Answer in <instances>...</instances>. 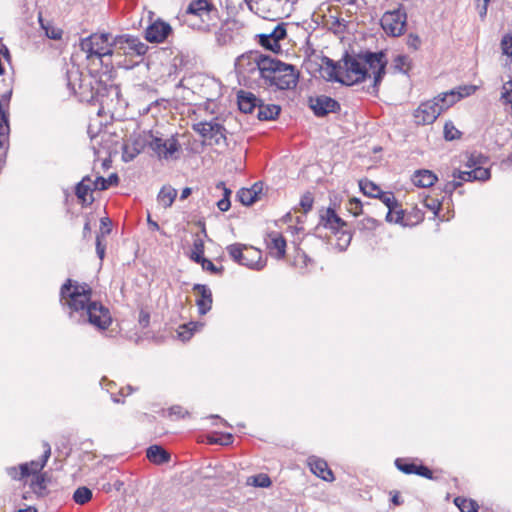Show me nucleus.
Segmentation results:
<instances>
[{
	"label": "nucleus",
	"mask_w": 512,
	"mask_h": 512,
	"mask_svg": "<svg viewBox=\"0 0 512 512\" xmlns=\"http://www.w3.org/2000/svg\"><path fill=\"white\" fill-rule=\"evenodd\" d=\"M92 289L67 279L61 286L60 297L69 308V318L76 323H89L99 330H106L112 323L107 307L97 301H91Z\"/></svg>",
	"instance_id": "nucleus-1"
},
{
	"label": "nucleus",
	"mask_w": 512,
	"mask_h": 512,
	"mask_svg": "<svg viewBox=\"0 0 512 512\" xmlns=\"http://www.w3.org/2000/svg\"><path fill=\"white\" fill-rule=\"evenodd\" d=\"M250 58L256 64L261 78L269 86H275L279 90H290L296 87L299 73L294 65L259 52H251Z\"/></svg>",
	"instance_id": "nucleus-2"
},
{
	"label": "nucleus",
	"mask_w": 512,
	"mask_h": 512,
	"mask_svg": "<svg viewBox=\"0 0 512 512\" xmlns=\"http://www.w3.org/2000/svg\"><path fill=\"white\" fill-rule=\"evenodd\" d=\"M112 36L110 33H94L81 39L80 48L86 53L87 60L97 59L102 66L108 67L107 57H112L114 46H111Z\"/></svg>",
	"instance_id": "nucleus-3"
},
{
	"label": "nucleus",
	"mask_w": 512,
	"mask_h": 512,
	"mask_svg": "<svg viewBox=\"0 0 512 512\" xmlns=\"http://www.w3.org/2000/svg\"><path fill=\"white\" fill-rule=\"evenodd\" d=\"M362 60L367 67L368 71L371 70V76L373 81L367 87H363L362 90L366 93L377 96L380 85L386 75L388 58L386 50H379L373 52L371 50H362Z\"/></svg>",
	"instance_id": "nucleus-4"
},
{
	"label": "nucleus",
	"mask_w": 512,
	"mask_h": 512,
	"mask_svg": "<svg viewBox=\"0 0 512 512\" xmlns=\"http://www.w3.org/2000/svg\"><path fill=\"white\" fill-rule=\"evenodd\" d=\"M341 61L346 71L345 77H343L345 86H354L364 82L366 79L371 77L370 72L362 60V50L358 53L350 54L345 52Z\"/></svg>",
	"instance_id": "nucleus-5"
},
{
	"label": "nucleus",
	"mask_w": 512,
	"mask_h": 512,
	"mask_svg": "<svg viewBox=\"0 0 512 512\" xmlns=\"http://www.w3.org/2000/svg\"><path fill=\"white\" fill-rule=\"evenodd\" d=\"M68 89L78 95L81 102L95 104V78L86 81L81 79L78 69L67 70L65 74Z\"/></svg>",
	"instance_id": "nucleus-6"
},
{
	"label": "nucleus",
	"mask_w": 512,
	"mask_h": 512,
	"mask_svg": "<svg viewBox=\"0 0 512 512\" xmlns=\"http://www.w3.org/2000/svg\"><path fill=\"white\" fill-rule=\"evenodd\" d=\"M380 25L388 36H401L407 25V13L404 7L400 4L398 8L386 11L380 19Z\"/></svg>",
	"instance_id": "nucleus-7"
},
{
	"label": "nucleus",
	"mask_w": 512,
	"mask_h": 512,
	"mask_svg": "<svg viewBox=\"0 0 512 512\" xmlns=\"http://www.w3.org/2000/svg\"><path fill=\"white\" fill-rule=\"evenodd\" d=\"M185 13L186 15L198 17L200 19V24H191L193 27H197L199 30L209 31L211 14L217 13V9L208 0H193L186 8Z\"/></svg>",
	"instance_id": "nucleus-8"
},
{
	"label": "nucleus",
	"mask_w": 512,
	"mask_h": 512,
	"mask_svg": "<svg viewBox=\"0 0 512 512\" xmlns=\"http://www.w3.org/2000/svg\"><path fill=\"white\" fill-rule=\"evenodd\" d=\"M111 46L121 50L123 54L137 56L144 55L148 50V46L141 42L138 37L129 34L115 36L111 40Z\"/></svg>",
	"instance_id": "nucleus-9"
},
{
	"label": "nucleus",
	"mask_w": 512,
	"mask_h": 512,
	"mask_svg": "<svg viewBox=\"0 0 512 512\" xmlns=\"http://www.w3.org/2000/svg\"><path fill=\"white\" fill-rule=\"evenodd\" d=\"M331 200V204L327 208H321L319 210V223L318 226H322L329 229L334 235H338L342 228H347L348 223L343 220L336 212V200Z\"/></svg>",
	"instance_id": "nucleus-10"
},
{
	"label": "nucleus",
	"mask_w": 512,
	"mask_h": 512,
	"mask_svg": "<svg viewBox=\"0 0 512 512\" xmlns=\"http://www.w3.org/2000/svg\"><path fill=\"white\" fill-rule=\"evenodd\" d=\"M308 105L316 117H326L330 113H338L341 110L340 103L327 95L309 97Z\"/></svg>",
	"instance_id": "nucleus-11"
},
{
	"label": "nucleus",
	"mask_w": 512,
	"mask_h": 512,
	"mask_svg": "<svg viewBox=\"0 0 512 512\" xmlns=\"http://www.w3.org/2000/svg\"><path fill=\"white\" fill-rule=\"evenodd\" d=\"M258 43L266 50L274 53L281 51L280 41L287 37V29L285 23L277 24L270 33H262L257 36Z\"/></svg>",
	"instance_id": "nucleus-12"
},
{
	"label": "nucleus",
	"mask_w": 512,
	"mask_h": 512,
	"mask_svg": "<svg viewBox=\"0 0 512 512\" xmlns=\"http://www.w3.org/2000/svg\"><path fill=\"white\" fill-rule=\"evenodd\" d=\"M120 88L115 84H107L101 79H95V104L101 107L108 105L109 101H113V97L118 98Z\"/></svg>",
	"instance_id": "nucleus-13"
},
{
	"label": "nucleus",
	"mask_w": 512,
	"mask_h": 512,
	"mask_svg": "<svg viewBox=\"0 0 512 512\" xmlns=\"http://www.w3.org/2000/svg\"><path fill=\"white\" fill-rule=\"evenodd\" d=\"M394 463L396 468L404 474H415L426 479H433L432 470L424 464H416L407 458H397Z\"/></svg>",
	"instance_id": "nucleus-14"
},
{
	"label": "nucleus",
	"mask_w": 512,
	"mask_h": 512,
	"mask_svg": "<svg viewBox=\"0 0 512 512\" xmlns=\"http://www.w3.org/2000/svg\"><path fill=\"white\" fill-rule=\"evenodd\" d=\"M172 32V27L164 21H156L145 30V39L150 43H161Z\"/></svg>",
	"instance_id": "nucleus-15"
},
{
	"label": "nucleus",
	"mask_w": 512,
	"mask_h": 512,
	"mask_svg": "<svg viewBox=\"0 0 512 512\" xmlns=\"http://www.w3.org/2000/svg\"><path fill=\"white\" fill-rule=\"evenodd\" d=\"M443 112L438 102L422 103L416 110L415 117L418 119V123L431 124L437 117Z\"/></svg>",
	"instance_id": "nucleus-16"
},
{
	"label": "nucleus",
	"mask_w": 512,
	"mask_h": 512,
	"mask_svg": "<svg viewBox=\"0 0 512 512\" xmlns=\"http://www.w3.org/2000/svg\"><path fill=\"white\" fill-rule=\"evenodd\" d=\"M452 177L461 182L486 181L490 179L491 172L490 169L483 167H475V169H471L470 171L455 169L452 172Z\"/></svg>",
	"instance_id": "nucleus-17"
},
{
	"label": "nucleus",
	"mask_w": 512,
	"mask_h": 512,
	"mask_svg": "<svg viewBox=\"0 0 512 512\" xmlns=\"http://www.w3.org/2000/svg\"><path fill=\"white\" fill-rule=\"evenodd\" d=\"M193 291H196L199 294V298L196 300L199 314H207L211 310L213 303L211 290L205 284H194Z\"/></svg>",
	"instance_id": "nucleus-18"
},
{
	"label": "nucleus",
	"mask_w": 512,
	"mask_h": 512,
	"mask_svg": "<svg viewBox=\"0 0 512 512\" xmlns=\"http://www.w3.org/2000/svg\"><path fill=\"white\" fill-rule=\"evenodd\" d=\"M237 104L239 110L244 114H252L259 104L261 99L257 98L252 92L239 90L237 93Z\"/></svg>",
	"instance_id": "nucleus-19"
},
{
	"label": "nucleus",
	"mask_w": 512,
	"mask_h": 512,
	"mask_svg": "<svg viewBox=\"0 0 512 512\" xmlns=\"http://www.w3.org/2000/svg\"><path fill=\"white\" fill-rule=\"evenodd\" d=\"M309 466L311 472L315 474L317 477L327 482L334 481V474L332 470L328 467V464L325 460L317 457H310Z\"/></svg>",
	"instance_id": "nucleus-20"
},
{
	"label": "nucleus",
	"mask_w": 512,
	"mask_h": 512,
	"mask_svg": "<svg viewBox=\"0 0 512 512\" xmlns=\"http://www.w3.org/2000/svg\"><path fill=\"white\" fill-rule=\"evenodd\" d=\"M226 129L225 127L217 122H212L208 127L207 131H205L206 135H203L204 139L210 140V144L221 145L224 144L227 146V137H226Z\"/></svg>",
	"instance_id": "nucleus-21"
},
{
	"label": "nucleus",
	"mask_w": 512,
	"mask_h": 512,
	"mask_svg": "<svg viewBox=\"0 0 512 512\" xmlns=\"http://www.w3.org/2000/svg\"><path fill=\"white\" fill-rule=\"evenodd\" d=\"M147 459L155 464L162 465L170 461V453L160 445H151L146 449Z\"/></svg>",
	"instance_id": "nucleus-22"
},
{
	"label": "nucleus",
	"mask_w": 512,
	"mask_h": 512,
	"mask_svg": "<svg viewBox=\"0 0 512 512\" xmlns=\"http://www.w3.org/2000/svg\"><path fill=\"white\" fill-rule=\"evenodd\" d=\"M412 181L415 186L420 188H428L433 186L437 181V175L427 169H420L414 172Z\"/></svg>",
	"instance_id": "nucleus-23"
},
{
	"label": "nucleus",
	"mask_w": 512,
	"mask_h": 512,
	"mask_svg": "<svg viewBox=\"0 0 512 512\" xmlns=\"http://www.w3.org/2000/svg\"><path fill=\"white\" fill-rule=\"evenodd\" d=\"M281 112V107L276 104H264L261 100L257 108V118L260 121L275 120Z\"/></svg>",
	"instance_id": "nucleus-24"
},
{
	"label": "nucleus",
	"mask_w": 512,
	"mask_h": 512,
	"mask_svg": "<svg viewBox=\"0 0 512 512\" xmlns=\"http://www.w3.org/2000/svg\"><path fill=\"white\" fill-rule=\"evenodd\" d=\"M94 190V187L92 188L91 185L84 184V181L76 184L75 195L83 207L90 206L94 202V197L91 195V192Z\"/></svg>",
	"instance_id": "nucleus-25"
},
{
	"label": "nucleus",
	"mask_w": 512,
	"mask_h": 512,
	"mask_svg": "<svg viewBox=\"0 0 512 512\" xmlns=\"http://www.w3.org/2000/svg\"><path fill=\"white\" fill-rule=\"evenodd\" d=\"M376 199H379L388 208L385 220L391 222L392 213L399 206V201L396 199L394 193L391 191L378 192Z\"/></svg>",
	"instance_id": "nucleus-26"
},
{
	"label": "nucleus",
	"mask_w": 512,
	"mask_h": 512,
	"mask_svg": "<svg viewBox=\"0 0 512 512\" xmlns=\"http://www.w3.org/2000/svg\"><path fill=\"white\" fill-rule=\"evenodd\" d=\"M268 237L270 238V242L267 243V247L270 250L275 249L277 251L276 258H284L286 254V239L283 235L277 232H271Z\"/></svg>",
	"instance_id": "nucleus-27"
},
{
	"label": "nucleus",
	"mask_w": 512,
	"mask_h": 512,
	"mask_svg": "<svg viewBox=\"0 0 512 512\" xmlns=\"http://www.w3.org/2000/svg\"><path fill=\"white\" fill-rule=\"evenodd\" d=\"M323 64L326 67L327 70V80L333 81L337 83H344L343 77L340 75L339 70L341 69L340 63L335 62L331 58L324 56L322 59Z\"/></svg>",
	"instance_id": "nucleus-28"
},
{
	"label": "nucleus",
	"mask_w": 512,
	"mask_h": 512,
	"mask_svg": "<svg viewBox=\"0 0 512 512\" xmlns=\"http://www.w3.org/2000/svg\"><path fill=\"white\" fill-rule=\"evenodd\" d=\"M240 265L259 271L264 268L265 263L261 260L260 252L255 249L243 254Z\"/></svg>",
	"instance_id": "nucleus-29"
},
{
	"label": "nucleus",
	"mask_w": 512,
	"mask_h": 512,
	"mask_svg": "<svg viewBox=\"0 0 512 512\" xmlns=\"http://www.w3.org/2000/svg\"><path fill=\"white\" fill-rule=\"evenodd\" d=\"M412 67V62L409 56L404 54L397 55L392 62L391 69L393 73H402L404 75L409 74V70Z\"/></svg>",
	"instance_id": "nucleus-30"
},
{
	"label": "nucleus",
	"mask_w": 512,
	"mask_h": 512,
	"mask_svg": "<svg viewBox=\"0 0 512 512\" xmlns=\"http://www.w3.org/2000/svg\"><path fill=\"white\" fill-rule=\"evenodd\" d=\"M436 102L439 103L442 110H446L458 101H460L459 96L456 92V89H451L450 91L444 92L440 95H438L435 98Z\"/></svg>",
	"instance_id": "nucleus-31"
},
{
	"label": "nucleus",
	"mask_w": 512,
	"mask_h": 512,
	"mask_svg": "<svg viewBox=\"0 0 512 512\" xmlns=\"http://www.w3.org/2000/svg\"><path fill=\"white\" fill-rule=\"evenodd\" d=\"M177 196V190L171 186H163L158 193V201L164 208L171 207Z\"/></svg>",
	"instance_id": "nucleus-32"
},
{
	"label": "nucleus",
	"mask_w": 512,
	"mask_h": 512,
	"mask_svg": "<svg viewBox=\"0 0 512 512\" xmlns=\"http://www.w3.org/2000/svg\"><path fill=\"white\" fill-rule=\"evenodd\" d=\"M119 183V176L116 173H112L108 176V178H104L102 176H98L96 180L93 182L94 189L104 191L107 190L110 186H116Z\"/></svg>",
	"instance_id": "nucleus-33"
},
{
	"label": "nucleus",
	"mask_w": 512,
	"mask_h": 512,
	"mask_svg": "<svg viewBox=\"0 0 512 512\" xmlns=\"http://www.w3.org/2000/svg\"><path fill=\"white\" fill-rule=\"evenodd\" d=\"M361 192L370 198H377L378 192H382L381 188L369 179H362L359 181Z\"/></svg>",
	"instance_id": "nucleus-34"
},
{
	"label": "nucleus",
	"mask_w": 512,
	"mask_h": 512,
	"mask_svg": "<svg viewBox=\"0 0 512 512\" xmlns=\"http://www.w3.org/2000/svg\"><path fill=\"white\" fill-rule=\"evenodd\" d=\"M501 48L503 55H505V66L508 67L512 73V36L506 35L501 40Z\"/></svg>",
	"instance_id": "nucleus-35"
},
{
	"label": "nucleus",
	"mask_w": 512,
	"mask_h": 512,
	"mask_svg": "<svg viewBox=\"0 0 512 512\" xmlns=\"http://www.w3.org/2000/svg\"><path fill=\"white\" fill-rule=\"evenodd\" d=\"M454 503L461 512H478L479 509V505L475 500L465 497H456Z\"/></svg>",
	"instance_id": "nucleus-36"
},
{
	"label": "nucleus",
	"mask_w": 512,
	"mask_h": 512,
	"mask_svg": "<svg viewBox=\"0 0 512 512\" xmlns=\"http://www.w3.org/2000/svg\"><path fill=\"white\" fill-rule=\"evenodd\" d=\"M43 446H44L45 450L43 452L41 459L27 462L28 464H30V468L33 469L35 474H37L39 471H41L45 467V465L51 455L50 445L47 442H44Z\"/></svg>",
	"instance_id": "nucleus-37"
},
{
	"label": "nucleus",
	"mask_w": 512,
	"mask_h": 512,
	"mask_svg": "<svg viewBox=\"0 0 512 512\" xmlns=\"http://www.w3.org/2000/svg\"><path fill=\"white\" fill-rule=\"evenodd\" d=\"M204 241L202 238H200L198 235L195 237L193 241V249L190 254V259L194 261L195 263L200 262L201 260H204Z\"/></svg>",
	"instance_id": "nucleus-38"
},
{
	"label": "nucleus",
	"mask_w": 512,
	"mask_h": 512,
	"mask_svg": "<svg viewBox=\"0 0 512 512\" xmlns=\"http://www.w3.org/2000/svg\"><path fill=\"white\" fill-rule=\"evenodd\" d=\"M92 491L86 486L78 487L73 493V501L76 504L84 505L92 499Z\"/></svg>",
	"instance_id": "nucleus-39"
},
{
	"label": "nucleus",
	"mask_w": 512,
	"mask_h": 512,
	"mask_svg": "<svg viewBox=\"0 0 512 512\" xmlns=\"http://www.w3.org/2000/svg\"><path fill=\"white\" fill-rule=\"evenodd\" d=\"M216 41L219 46H225L227 44H230L233 41L232 29L230 27H228V24L223 25L216 32Z\"/></svg>",
	"instance_id": "nucleus-40"
},
{
	"label": "nucleus",
	"mask_w": 512,
	"mask_h": 512,
	"mask_svg": "<svg viewBox=\"0 0 512 512\" xmlns=\"http://www.w3.org/2000/svg\"><path fill=\"white\" fill-rule=\"evenodd\" d=\"M236 197L245 206H250L259 200V197L256 196V192L253 191L252 194L249 188H241L237 192Z\"/></svg>",
	"instance_id": "nucleus-41"
},
{
	"label": "nucleus",
	"mask_w": 512,
	"mask_h": 512,
	"mask_svg": "<svg viewBox=\"0 0 512 512\" xmlns=\"http://www.w3.org/2000/svg\"><path fill=\"white\" fill-rule=\"evenodd\" d=\"M337 236V247L340 251H345L351 243L352 233L346 228H342Z\"/></svg>",
	"instance_id": "nucleus-42"
},
{
	"label": "nucleus",
	"mask_w": 512,
	"mask_h": 512,
	"mask_svg": "<svg viewBox=\"0 0 512 512\" xmlns=\"http://www.w3.org/2000/svg\"><path fill=\"white\" fill-rule=\"evenodd\" d=\"M243 249H246V246L240 243L231 244L226 248L229 256L239 265L243 260Z\"/></svg>",
	"instance_id": "nucleus-43"
},
{
	"label": "nucleus",
	"mask_w": 512,
	"mask_h": 512,
	"mask_svg": "<svg viewBox=\"0 0 512 512\" xmlns=\"http://www.w3.org/2000/svg\"><path fill=\"white\" fill-rule=\"evenodd\" d=\"M488 161V157L484 156L482 153L473 152L471 153L465 165L470 169H475V167H482Z\"/></svg>",
	"instance_id": "nucleus-44"
},
{
	"label": "nucleus",
	"mask_w": 512,
	"mask_h": 512,
	"mask_svg": "<svg viewBox=\"0 0 512 512\" xmlns=\"http://www.w3.org/2000/svg\"><path fill=\"white\" fill-rule=\"evenodd\" d=\"M180 149V144L175 136H171L169 139L165 140V146L163 150L162 157L167 159L172 156L174 153L178 152Z\"/></svg>",
	"instance_id": "nucleus-45"
},
{
	"label": "nucleus",
	"mask_w": 512,
	"mask_h": 512,
	"mask_svg": "<svg viewBox=\"0 0 512 512\" xmlns=\"http://www.w3.org/2000/svg\"><path fill=\"white\" fill-rule=\"evenodd\" d=\"M39 22L41 24L42 29L45 30V34L48 38L52 40H60L62 38L63 31L59 28H55L50 25H45L41 16H39Z\"/></svg>",
	"instance_id": "nucleus-46"
},
{
	"label": "nucleus",
	"mask_w": 512,
	"mask_h": 512,
	"mask_svg": "<svg viewBox=\"0 0 512 512\" xmlns=\"http://www.w3.org/2000/svg\"><path fill=\"white\" fill-rule=\"evenodd\" d=\"M380 225V222L372 217H365L358 221L357 227L359 230L364 231H374L376 230Z\"/></svg>",
	"instance_id": "nucleus-47"
},
{
	"label": "nucleus",
	"mask_w": 512,
	"mask_h": 512,
	"mask_svg": "<svg viewBox=\"0 0 512 512\" xmlns=\"http://www.w3.org/2000/svg\"><path fill=\"white\" fill-rule=\"evenodd\" d=\"M363 206L364 204L359 198L353 197L349 199L346 208L353 216H358L363 213Z\"/></svg>",
	"instance_id": "nucleus-48"
},
{
	"label": "nucleus",
	"mask_w": 512,
	"mask_h": 512,
	"mask_svg": "<svg viewBox=\"0 0 512 512\" xmlns=\"http://www.w3.org/2000/svg\"><path fill=\"white\" fill-rule=\"evenodd\" d=\"M197 264H201L202 269L210 272L211 274L222 275V273L224 271L223 266L217 267L213 264V262L211 260H209L207 258H204V260H201Z\"/></svg>",
	"instance_id": "nucleus-49"
},
{
	"label": "nucleus",
	"mask_w": 512,
	"mask_h": 512,
	"mask_svg": "<svg viewBox=\"0 0 512 512\" xmlns=\"http://www.w3.org/2000/svg\"><path fill=\"white\" fill-rule=\"evenodd\" d=\"M252 484L255 487L268 488L269 486H271L272 481L267 474L260 473V474L253 476Z\"/></svg>",
	"instance_id": "nucleus-50"
},
{
	"label": "nucleus",
	"mask_w": 512,
	"mask_h": 512,
	"mask_svg": "<svg viewBox=\"0 0 512 512\" xmlns=\"http://www.w3.org/2000/svg\"><path fill=\"white\" fill-rule=\"evenodd\" d=\"M314 197L311 192H306L301 196L300 206L303 209V212L307 214L313 207Z\"/></svg>",
	"instance_id": "nucleus-51"
},
{
	"label": "nucleus",
	"mask_w": 512,
	"mask_h": 512,
	"mask_svg": "<svg viewBox=\"0 0 512 512\" xmlns=\"http://www.w3.org/2000/svg\"><path fill=\"white\" fill-rule=\"evenodd\" d=\"M152 139L149 142L150 148L155 151L159 157H162L164 146H165V140H163L160 137L157 136H151Z\"/></svg>",
	"instance_id": "nucleus-52"
},
{
	"label": "nucleus",
	"mask_w": 512,
	"mask_h": 512,
	"mask_svg": "<svg viewBox=\"0 0 512 512\" xmlns=\"http://www.w3.org/2000/svg\"><path fill=\"white\" fill-rule=\"evenodd\" d=\"M460 131L457 130L452 123H446L444 126V138L452 141L460 137Z\"/></svg>",
	"instance_id": "nucleus-53"
},
{
	"label": "nucleus",
	"mask_w": 512,
	"mask_h": 512,
	"mask_svg": "<svg viewBox=\"0 0 512 512\" xmlns=\"http://www.w3.org/2000/svg\"><path fill=\"white\" fill-rule=\"evenodd\" d=\"M140 151L141 150L137 147L130 148L128 145H124L122 160L124 162H130L140 153Z\"/></svg>",
	"instance_id": "nucleus-54"
},
{
	"label": "nucleus",
	"mask_w": 512,
	"mask_h": 512,
	"mask_svg": "<svg viewBox=\"0 0 512 512\" xmlns=\"http://www.w3.org/2000/svg\"><path fill=\"white\" fill-rule=\"evenodd\" d=\"M462 186V182L454 179L452 181H447L441 189V191L448 196H451L455 190Z\"/></svg>",
	"instance_id": "nucleus-55"
},
{
	"label": "nucleus",
	"mask_w": 512,
	"mask_h": 512,
	"mask_svg": "<svg viewBox=\"0 0 512 512\" xmlns=\"http://www.w3.org/2000/svg\"><path fill=\"white\" fill-rule=\"evenodd\" d=\"M180 328L183 329V331L178 332L179 338L182 341H187L193 335V330L195 328V324L193 322H191L189 324H184V325L180 326Z\"/></svg>",
	"instance_id": "nucleus-56"
},
{
	"label": "nucleus",
	"mask_w": 512,
	"mask_h": 512,
	"mask_svg": "<svg viewBox=\"0 0 512 512\" xmlns=\"http://www.w3.org/2000/svg\"><path fill=\"white\" fill-rule=\"evenodd\" d=\"M456 92L461 100L464 97L470 96L475 93L477 87L474 85H463L455 88Z\"/></svg>",
	"instance_id": "nucleus-57"
},
{
	"label": "nucleus",
	"mask_w": 512,
	"mask_h": 512,
	"mask_svg": "<svg viewBox=\"0 0 512 512\" xmlns=\"http://www.w3.org/2000/svg\"><path fill=\"white\" fill-rule=\"evenodd\" d=\"M106 245L103 243V236L100 234L96 235V253L100 260L105 257Z\"/></svg>",
	"instance_id": "nucleus-58"
},
{
	"label": "nucleus",
	"mask_w": 512,
	"mask_h": 512,
	"mask_svg": "<svg viewBox=\"0 0 512 512\" xmlns=\"http://www.w3.org/2000/svg\"><path fill=\"white\" fill-rule=\"evenodd\" d=\"M404 215L405 212L401 208V204L399 203V206L392 213V221L390 223L403 224Z\"/></svg>",
	"instance_id": "nucleus-59"
},
{
	"label": "nucleus",
	"mask_w": 512,
	"mask_h": 512,
	"mask_svg": "<svg viewBox=\"0 0 512 512\" xmlns=\"http://www.w3.org/2000/svg\"><path fill=\"white\" fill-rule=\"evenodd\" d=\"M188 414H189L188 411L184 410L183 407L180 405H174L169 408L170 416H176L177 418H184Z\"/></svg>",
	"instance_id": "nucleus-60"
},
{
	"label": "nucleus",
	"mask_w": 512,
	"mask_h": 512,
	"mask_svg": "<svg viewBox=\"0 0 512 512\" xmlns=\"http://www.w3.org/2000/svg\"><path fill=\"white\" fill-rule=\"evenodd\" d=\"M138 323L142 328H147L150 323V313L144 309L139 312Z\"/></svg>",
	"instance_id": "nucleus-61"
},
{
	"label": "nucleus",
	"mask_w": 512,
	"mask_h": 512,
	"mask_svg": "<svg viewBox=\"0 0 512 512\" xmlns=\"http://www.w3.org/2000/svg\"><path fill=\"white\" fill-rule=\"evenodd\" d=\"M19 472H20V480H22L25 477H28L32 474H35L33 469L30 468V464L22 463L19 465Z\"/></svg>",
	"instance_id": "nucleus-62"
},
{
	"label": "nucleus",
	"mask_w": 512,
	"mask_h": 512,
	"mask_svg": "<svg viewBox=\"0 0 512 512\" xmlns=\"http://www.w3.org/2000/svg\"><path fill=\"white\" fill-rule=\"evenodd\" d=\"M213 121L210 122H199L193 125V130L197 133H199L202 137L205 134V131H207L208 127L211 125Z\"/></svg>",
	"instance_id": "nucleus-63"
},
{
	"label": "nucleus",
	"mask_w": 512,
	"mask_h": 512,
	"mask_svg": "<svg viewBox=\"0 0 512 512\" xmlns=\"http://www.w3.org/2000/svg\"><path fill=\"white\" fill-rule=\"evenodd\" d=\"M420 43H421V41H420V38L418 35L412 34V33L409 34L408 39H407L408 47L413 48L414 50H417L420 46Z\"/></svg>",
	"instance_id": "nucleus-64"
}]
</instances>
